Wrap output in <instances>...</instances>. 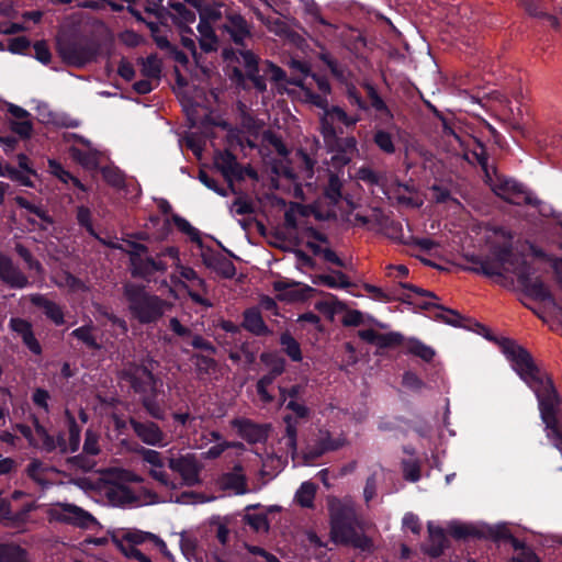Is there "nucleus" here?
I'll list each match as a JSON object with an SVG mask.
<instances>
[{
    "label": "nucleus",
    "instance_id": "11",
    "mask_svg": "<svg viewBox=\"0 0 562 562\" xmlns=\"http://www.w3.org/2000/svg\"><path fill=\"white\" fill-rule=\"evenodd\" d=\"M124 375L137 393L156 395L157 381L154 374L145 367L131 366Z\"/></svg>",
    "mask_w": 562,
    "mask_h": 562
},
{
    "label": "nucleus",
    "instance_id": "39",
    "mask_svg": "<svg viewBox=\"0 0 562 562\" xmlns=\"http://www.w3.org/2000/svg\"><path fill=\"white\" fill-rule=\"evenodd\" d=\"M367 94L370 99L371 106L381 115V117L385 116L386 120H392L393 114L383 99L378 94L376 90L373 86L367 85Z\"/></svg>",
    "mask_w": 562,
    "mask_h": 562
},
{
    "label": "nucleus",
    "instance_id": "26",
    "mask_svg": "<svg viewBox=\"0 0 562 562\" xmlns=\"http://www.w3.org/2000/svg\"><path fill=\"white\" fill-rule=\"evenodd\" d=\"M224 29L237 45H244L245 40L250 36L249 25L240 15H229Z\"/></svg>",
    "mask_w": 562,
    "mask_h": 562
},
{
    "label": "nucleus",
    "instance_id": "20",
    "mask_svg": "<svg viewBox=\"0 0 562 562\" xmlns=\"http://www.w3.org/2000/svg\"><path fill=\"white\" fill-rule=\"evenodd\" d=\"M232 426L237 429L240 437L249 442L256 443L263 441L267 438V428L254 424L249 419H234Z\"/></svg>",
    "mask_w": 562,
    "mask_h": 562
},
{
    "label": "nucleus",
    "instance_id": "8",
    "mask_svg": "<svg viewBox=\"0 0 562 562\" xmlns=\"http://www.w3.org/2000/svg\"><path fill=\"white\" fill-rule=\"evenodd\" d=\"M50 518L57 521L71 524L80 528H90L97 524L94 517L82 508L71 504H56L49 510Z\"/></svg>",
    "mask_w": 562,
    "mask_h": 562
},
{
    "label": "nucleus",
    "instance_id": "45",
    "mask_svg": "<svg viewBox=\"0 0 562 562\" xmlns=\"http://www.w3.org/2000/svg\"><path fill=\"white\" fill-rule=\"evenodd\" d=\"M344 150L341 155H335L333 156V160L335 164L338 165H346L348 164L352 155L357 151V142L353 137H347L344 140Z\"/></svg>",
    "mask_w": 562,
    "mask_h": 562
},
{
    "label": "nucleus",
    "instance_id": "36",
    "mask_svg": "<svg viewBox=\"0 0 562 562\" xmlns=\"http://www.w3.org/2000/svg\"><path fill=\"white\" fill-rule=\"evenodd\" d=\"M317 486L312 482H304L301 484L295 493V502L305 508H312L314 506V499L316 495Z\"/></svg>",
    "mask_w": 562,
    "mask_h": 562
},
{
    "label": "nucleus",
    "instance_id": "52",
    "mask_svg": "<svg viewBox=\"0 0 562 562\" xmlns=\"http://www.w3.org/2000/svg\"><path fill=\"white\" fill-rule=\"evenodd\" d=\"M403 342V336L398 333H379L375 339V346L379 348H389L401 345Z\"/></svg>",
    "mask_w": 562,
    "mask_h": 562
},
{
    "label": "nucleus",
    "instance_id": "41",
    "mask_svg": "<svg viewBox=\"0 0 562 562\" xmlns=\"http://www.w3.org/2000/svg\"><path fill=\"white\" fill-rule=\"evenodd\" d=\"M261 360L270 367V372L265 376H270L274 382L276 378L284 371V360L272 353H263Z\"/></svg>",
    "mask_w": 562,
    "mask_h": 562
},
{
    "label": "nucleus",
    "instance_id": "62",
    "mask_svg": "<svg viewBox=\"0 0 562 562\" xmlns=\"http://www.w3.org/2000/svg\"><path fill=\"white\" fill-rule=\"evenodd\" d=\"M10 328L19 334L21 338L25 337L29 333L32 331V325L22 318H11Z\"/></svg>",
    "mask_w": 562,
    "mask_h": 562
},
{
    "label": "nucleus",
    "instance_id": "61",
    "mask_svg": "<svg viewBox=\"0 0 562 562\" xmlns=\"http://www.w3.org/2000/svg\"><path fill=\"white\" fill-rule=\"evenodd\" d=\"M241 445L238 442H228V441H221L214 446H212L206 452L205 457L209 459H216L220 457L226 449L228 448H236L240 447Z\"/></svg>",
    "mask_w": 562,
    "mask_h": 562
},
{
    "label": "nucleus",
    "instance_id": "46",
    "mask_svg": "<svg viewBox=\"0 0 562 562\" xmlns=\"http://www.w3.org/2000/svg\"><path fill=\"white\" fill-rule=\"evenodd\" d=\"M341 188L342 183L340 179L336 175L331 173L325 189V196L330 201V203L336 204L340 200Z\"/></svg>",
    "mask_w": 562,
    "mask_h": 562
},
{
    "label": "nucleus",
    "instance_id": "59",
    "mask_svg": "<svg viewBox=\"0 0 562 562\" xmlns=\"http://www.w3.org/2000/svg\"><path fill=\"white\" fill-rule=\"evenodd\" d=\"M139 453L142 454V458H143L144 462L148 465V468H150V467L159 468L160 464L164 463L161 453L156 450L142 448L139 450Z\"/></svg>",
    "mask_w": 562,
    "mask_h": 562
},
{
    "label": "nucleus",
    "instance_id": "30",
    "mask_svg": "<svg viewBox=\"0 0 562 562\" xmlns=\"http://www.w3.org/2000/svg\"><path fill=\"white\" fill-rule=\"evenodd\" d=\"M183 286L187 289L189 296L194 303L205 307L212 306V303L205 297L207 294V285L203 279L198 277V280L190 282V284H184Z\"/></svg>",
    "mask_w": 562,
    "mask_h": 562
},
{
    "label": "nucleus",
    "instance_id": "54",
    "mask_svg": "<svg viewBox=\"0 0 562 562\" xmlns=\"http://www.w3.org/2000/svg\"><path fill=\"white\" fill-rule=\"evenodd\" d=\"M514 547L518 550L517 554L512 559V562H539V559L529 548H526L517 540H514Z\"/></svg>",
    "mask_w": 562,
    "mask_h": 562
},
{
    "label": "nucleus",
    "instance_id": "40",
    "mask_svg": "<svg viewBox=\"0 0 562 562\" xmlns=\"http://www.w3.org/2000/svg\"><path fill=\"white\" fill-rule=\"evenodd\" d=\"M405 348L408 353L419 357L425 361H430L435 356V351L418 339H408Z\"/></svg>",
    "mask_w": 562,
    "mask_h": 562
},
{
    "label": "nucleus",
    "instance_id": "3",
    "mask_svg": "<svg viewBox=\"0 0 562 562\" xmlns=\"http://www.w3.org/2000/svg\"><path fill=\"white\" fill-rule=\"evenodd\" d=\"M330 515V536L336 543L349 544L362 552H372L374 543L370 532L371 522L360 520L355 506L349 501L333 498L328 503Z\"/></svg>",
    "mask_w": 562,
    "mask_h": 562
},
{
    "label": "nucleus",
    "instance_id": "29",
    "mask_svg": "<svg viewBox=\"0 0 562 562\" xmlns=\"http://www.w3.org/2000/svg\"><path fill=\"white\" fill-rule=\"evenodd\" d=\"M206 266L224 278H233L236 269L232 260L221 254L211 255L204 259Z\"/></svg>",
    "mask_w": 562,
    "mask_h": 562
},
{
    "label": "nucleus",
    "instance_id": "6",
    "mask_svg": "<svg viewBox=\"0 0 562 562\" xmlns=\"http://www.w3.org/2000/svg\"><path fill=\"white\" fill-rule=\"evenodd\" d=\"M66 416L69 423V440H65L63 436L54 438L50 436L43 426L36 425L32 430L29 427H21V432L26 437L30 443L38 449L50 452L59 450L63 453L75 452L80 445V429L78 428L75 417L66 411Z\"/></svg>",
    "mask_w": 562,
    "mask_h": 562
},
{
    "label": "nucleus",
    "instance_id": "64",
    "mask_svg": "<svg viewBox=\"0 0 562 562\" xmlns=\"http://www.w3.org/2000/svg\"><path fill=\"white\" fill-rule=\"evenodd\" d=\"M109 495L111 497H117V501L121 503V504H127V503H131L133 501V496L131 494V491L127 488V487H124V486H115L113 487Z\"/></svg>",
    "mask_w": 562,
    "mask_h": 562
},
{
    "label": "nucleus",
    "instance_id": "15",
    "mask_svg": "<svg viewBox=\"0 0 562 562\" xmlns=\"http://www.w3.org/2000/svg\"><path fill=\"white\" fill-rule=\"evenodd\" d=\"M0 279L14 289H23L29 285L27 277L13 265L12 260L0 255Z\"/></svg>",
    "mask_w": 562,
    "mask_h": 562
},
{
    "label": "nucleus",
    "instance_id": "55",
    "mask_svg": "<svg viewBox=\"0 0 562 562\" xmlns=\"http://www.w3.org/2000/svg\"><path fill=\"white\" fill-rule=\"evenodd\" d=\"M448 531L457 539H464L474 535V528L472 526L461 522L449 524Z\"/></svg>",
    "mask_w": 562,
    "mask_h": 562
},
{
    "label": "nucleus",
    "instance_id": "49",
    "mask_svg": "<svg viewBox=\"0 0 562 562\" xmlns=\"http://www.w3.org/2000/svg\"><path fill=\"white\" fill-rule=\"evenodd\" d=\"M161 66L160 61L156 56H148L142 61V74L146 78L157 79L160 75Z\"/></svg>",
    "mask_w": 562,
    "mask_h": 562
},
{
    "label": "nucleus",
    "instance_id": "56",
    "mask_svg": "<svg viewBox=\"0 0 562 562\" xmlns=\"http://www.w3.org/2000/svg\"><path fill=\"white\" fill-rule=\"evenodd\" d=\"M15 249L19 256L25 261L30 270H35L36 272L42 273V265L32 257L31 252L24 246L16 245Z\"/></svg>",
    "mask_w": 562,
    "mask_h": 562
},
{
    "label": "nucleus",
    "instance_id": "4",
    "mask_svg": "<svg viewBox=\"0 0 562 562\" xmlns=\"http://www.w3.org/2000/svg\"><path fill=\"white\" fill-rule=\"evenodd\" d=\"M476 161L486 169L487 155L484 146L477 143L473 150ZM486 182L491 190L502 200L515 205H530L537 207L540 201L522 183L503 175L494 173L491 176L487 170Z\"/></svg>",
    "mask_w": 562,
    "mask_h": 562
},
{
    "label": "nucleus",
    "instance_id": "10",
    "mask_svg": "<svg viewBox=\"0 0 562 562\" xmlns=\"http://www.w3.org/2000/svg\"><path fill=\"white\" fill-rule=\"evenodd\" d=\"M61 58L72 66H83L94 57V49L87 43H61L58 46Z\"/></svg>",
    "mask_w": 562,
    "mask_h": 562
},
{
    "label": "nucleus",
    "instance_id": "51",
    "mask_svg": "<svg viewBox=\"0 0 562 562\" xmlns=\"http://www.w3.org/2000/svg\"><path fill=\"white\" fill-rule=\"evenodd\" d=\"M245 520L246 524L256 532L268 531V519L263 514H247L245 516Z\"/></svg>",
    "mask_w": 562,
    "mask_h": 562
},
{
    "label": "nucleus",
    "instance_id": "1",
    "mask_svg": "<svg viewBox=\"0 0 562 562\" xmlns=\"http://www.w3.org/2000/svg\"><path fill=\"white\" fill-rule=\"evenodd\" d=\"M494 233L495 235H501L506 240L502 246L494 247L491 256L480 260V268L477 270L493 278L495 282L503 286L513 285L516 280L529 296L548 302L558 311L559 316L562 318V307L557 305L547 286L538 278L533 277L535 270L527 265L520 254L512 250L509 245L510 236L507 232L499 228Z\"/></svg>",
    "mask_w": 562,
    "mask_h": 562
},
{
    "label": "nucleus",
    "instance_id": "37",
    "mask_svg": "<svg viewBox=\"0 0 562 562\" xmlns=\"http://www.w3.org/2000/svg\"><path fill=\"white\" fill-rule=\"evenodd\" d=\"M356 179L364 182L369 188L378 187L381 191L385 187V177L374 172L369 167H361L356 172Z\"/></svg>",
    "mask_w": 562,
    "mask_h": 562
},
{
    "label": "nucleus",
    "instance_id": "47",
    "mask_svg": "<svg viewBox=\"0 0 562 562\" xmlns=\"http://www.w3.org/2000/svg\"><path fill=\"white\" fill-rule=\"evenodd\" d=\"M340 307V302H338L336 297L333 295H328L325 299L315 303V308L329 317H333Z\"/></svg>",
    "mask_w": 562,
    "mask_h": 562
},
{
    "label": "nucleus",
    "instance_id": "19",
    "mask_svg": "<svg viewBox=\"0 0 562 562\" xmlns=\"http://www.w3.org/2000/svg\"><path fill=\"white\" fill-rule=\"evenodd\" d=\"M8 112L12 116L11 130L22 138H29L33 132L30 113L21 106L9 104Z\"/></svg>",
    "mask_w": 562,
    "mask_h": 562
},
{
    "label": "nucleus",
    "instance_id": "22",
    "mask_svg": "<svg viewBox=\"0 0 562 562\" xmlns=\"http://www.w3.org/2000/svg\"><path fill=\"white\" fill-rule=\"evenodd\" d=\"M484 106H488L493 111L497 112L504 120L510 121L514 117V110L510 105V101L501 91H492L484 97Z\"/></svg>",
    "mask_w": 562,
    "mask_h": 562
},
{
    "label": "nucleus",
    "instance_id": "38",
    "mask_svg": "<svg viewBox=\"0 0 562 562\" xmlns=\"http://www.w3.org/2000/svg\"><path fill=\"white\" fill-rule=\"evenodd\" d=\"M55 283L59 288L68 289L70 292H86L88 290L85 282L68 272L56 276Z\"/></svg>",
    "mask_w": 562,
    "mask_h": 562
},
{
    "label": "nucleus",
    "instance_id": "24",
    "mask_svg": "<svg viewBox=\"0 0 562 562\" xmlns=\"http://www.w3.org/2000/svg\"><path fill=\"white\" fill-rule=\"evenodd\" d=\"M221 486L224 490L234 492L237 495H243L248 492L246 476L243 473L240 465H235L232 472L225 473L221 477Z\"/></svg>",
    "mask_w": 562,
    "mask_h": 562
},
{
    "label": "nucleus",
    "instance_id": "34",
    "mask_svg": "<svg viewBox=\"0 0 562 562\" xmlns=\"http://www.w3.org/2000/svg\"><path fill=\"white\" fill-rule=\"evenodd\" d=\"M54 470L52 468L45 467L41 461L33 460L27 465V474L38 484L46 485L50 483L52 474Z\"/></svg>",
    "mask_w": 562,
    "mask_h": 562
},
{
    "label": "nucleus",
    "instance_id": "5",
    "mask_svg": "<svg viewBox=\"0 0 562 562\" xmlns=\"http://www.w3.org/2000/svg\"><path fill=\"white\" fill-rule=\"evenodd\" d=\"M124 295L128 302V308L134 318L142 324L157 322L171 304L157 295H151L143 286L127 283L124 286Z\"/></svg>",
    "mask_w": 562,
    "mask_h": 562
},
{
    "label": "nucleus",
    "instance_id": "12",
    "mask_svg": "<svg viewBox=\"0 0 562 562\" xmlns=\"http://www.w3.org/2000/svg\"><path fill=\"white\" fill-rule=\"evenodd\" d=\"M131 425L133 427L136 436L148 446H157L164 447L166 446V435L160 429V427L153 422H138L136 419H131Z\"/></svg>",
    "mask_w": 562,
    "mask_h": 562
},
{
    "label": "nucleus",
    "instance_id": "42",
    "mask_svg": "<svg viewBox=\"0 0 562 562\" xmlns=\"http://www.w3.org/2000/svg\"><path fill=\"white\" fill-rule=\"evenodd\" d=\"M71 335L77 339L81 340L85 345L92 349H99L100 345L97 342V339L93 335V327L91 325L81 326L76 328Z\"/></svg>",
    "mask_w": 562,
    "mask_h": 562
},
{
    "label": "nucleus",
    "instance_id": "18",
    "mask_svg": "<svg viewBox=\"0 0 562 562\" xmlns=\"http://www.w3.org/2000/svg\"><path fill=\"white\" fill-rule=\"evenodd\" d=\"M359 121V116H350L342 109L333 106L324 112L322 120L323 134L325 137L333 136L335 130L333 124L335 122L342 123L346 126H353Z\"/></svg>",
    "mask_w": 562,
    "mask_h": 562
},
{
    "label": "nucleus",
    "instance_id": "23",
    "mask_svg": "<svg viewBox=\"0 0 562 562\" xmlns=\"http://www.w3.org/2000/svg\"><path fill=\"white\" fill-rule=\"evenodd\" d=\"M199 44L203 52L211 53L218 49V37L212 24L206 20L204 13L201 14V21L198 24Z\"/></svg>",
    "mask_w": 562,
    "mask_h": 562
},
{
    "label": "nucleus",
    "instance_id": "25",
    "mask_svg": "<svg viewBox=\"0 0 562 562\" xmlns=\"http://www.w3.org/2000/svg\"><path fill=\"white\" fill-rule=\"evenodd\" d=\"M32 505L24 506L21 510L13 512L10 504L1 499L0 501V522L9 527H19L23 524L29 513L32 510Z\"/></svg>",
    "mask_w": 562,
    "mask_h": 562
},
{
    "label": "nucleus",
    "instance_id": "58",
    "mask_svg": "<svg viewBox=\"0 0 562 562\" xmlns=\"http://www.w3.org/2000/svg\"><path fill=\"white\" fill-rule=\"evenodd\" d=\"M155 395H145L143 397V405L146 408V411L149 413V415L157 419H162L165 412L164 409L155 402L154 400Z\"/></svg>",
    "mask_w": 562,
    "mask_h": 562
},
{
    "label": "nucleus",
    "instance_id": "50",
    "mask_svg": "<svg viewBox=\"0 0 562 562\" xmlns=\"http://www.w3.org/2000/svg\"><path fill=\"white\" fill-rule=\"evenodd\" d=\"M521 7L530 16L540 18L546 15V8L541 0H518Z\"/></svg>",
    "mask_w": 562,
    "mask_h": 562
},
{
    "label": "nucleus",
    "instance_id": "35",
    "mask_svg": "<svg viewBox=\"0 0 562 562\" xmlns=\"http://www.w3.org/2000/svg\"><path fill=\"white\" fill-rule=\"evenodd\" d=\"M273 290L280 293V296L285 297L288 293H284L289 290V295L291 299H303L307 296V293L314 292V289L311 286H304L300 291L293 290L292 288L297 286L296 283H291L286 280H278L273 282Z\"/></svg>",
    "mask_w": 562,
    "mask_h": 562
},
{
    "label": "nucleus",
    "instance_id": "27",
    "mask_svg": "<svg viewBox=\"0 0 562 562\" xmlns=\"http://www.w3.org/2000/svg\"><path fill=\"white\" fill-rule=\"evenodd\" d=\"M30 301L43 308L45 315L52 319L56 325H61L64 323V313L59 305L55 302L48 300L46 296L42 294H32L30 296Z\"/></svg>",
    "mask_w": 562,
    "mask_h": 562
},
{
    "label": "nucleus",
    "instance_id": "32",
    "mask_svg": "<svg viewBox=\"0 0 562 562\" xmlns=\"http://www.w3.org/2000/svg\"><path fill=\"white\" fill-rule=\"evenodd\" d=\"M0 562H27V553L15 543H0Z\"/></svg>",
    "mask_w": 562,
    "mask_h": 562
},
{
    "label": "nucleus",
    "instance_id": "31",
    "mask_svg": "<svg viewBox=\"0 0 562 562\" xmlns=\"http://www.w3.org/2000/svg\"><path fill=\"white\" fill-rule=\"evenodd\" d=\"M244 327L256 335H263L268 331L261 314L256 308L247 310L244 314Z\"/></svg>",
    "mask_w": 562,
    "mask_h": 562
},
{
    "label": "nucleus",
    "instance_id": "17",
    "mask_svg": "<svg viewBox=\"0 0 562 562\" xmlns=\"http://www.w3.org/2000/svg\"><path fill=\"white\" fill-rule=\"evenodd\" d=\"M382 193L390 200L397 202L398 204L408 205L413 207H418L422 202L417 196L414 195L412 190L401 183H387L385 182V187L382 190Z\"/></svg>",
    "mask_w": 562,
    "mask_h": 562
},
{
    "label": "nucleus",
    "instance_id": "14",
    "mask_svg": "<svg viewBox=\"0 0 562 562\" xmlns=\"http://www.w3.org/2000/svg\"><path fill=\"white\" fill-rule=\"evenodd\" d=\"M100 452L99 446V435L92 429H88L86 431L85 442H83V453L85 456H77L71 459V462L80 468L83 471L91 470L95 462L91 460L89 457H94Z\"/></svg>",
    "mask_w": 562,
    "mask_h": 562
},
{
    "label": "nucleus",
    "instance_id": "48",
    "mask_svg": "<svg viewBox=\"0 0 562 562\" xmlns=\"http://www.w3.org/2000/svg\"><path fill=\"white\" fill-rule=\"evenodd\" d=\"M373 140L382 151L386 154H393L395 151L393 137L390 133L379 130L375 132Z\"/></svg>",
    "mask_w": 562,
    "mask_h": 562
},
{
    "label": "nucleus",
    "instance_id": "9",
    "mask_svg": "<svg viewBox=\"0 0 562 562\" xmlns=\"http://www.w3.org/2000/svg\"><path fill=\"white\" fill-rule=\"evenodd\" d=\"M168 465L181 476L183 485L193 486L200 482L201 465L194 456L187 454L171 458Z\"/></svg>",
    "mask_w": 562,
    "mask_h": 562
},
{
    "label": "nucleus",
    "instance_id": "33",
    "mask_svg": "<svg viewBox=\"0 0 562 562\" xmlns=\"http://www.w3.org/2000/svg\"><path fill=\"white\" fill-rule=\"evenodd\" d=\"M315 284H324L331 289H345L350 285L347 276L340 271H335L329 274H321L313 279Z\"/></svg>",
    "mask_w": 562,
    "mask_h": 562
},
{
    "label": "nucleus",
    "instance_id": "44",
    "mask_svg": "<svg viewBox=\"0 0 562 562\" xmlns=\"http://www.w3.org/2000/svg\"><path fill=\"white\" fill-rule=\"evenodd\" d=\"M281 345L293 361H300L302 359L300 345L291 335L283 334L281 336Z\"/></svg>",
    "mask_w": 562,
    "mask_h": 562
},
{
    "label": "nucleus",
    "instance_id": "2",
    "mask_svg": "<svg viewBox=\"0 0 562 562\" xmlns=\"http://www.w3.org/2000/svg\"><path fill=\"white\" fill-rule=\"evenodd\" d=\"M501 348L513 369L536 393L542 420L549 428L548 437L562 453V434L555 418L559 397L552 381L535 364L530 353L513 340L504 339Z\"/></svg>",
    "mask_w": 562,
    "mask_h": 562
},
{
    "label": "nucleus",
    "instance_id": "7",
    "mask_svg": "<svg viewBox=\"0 0 562 562\" xmlns=\"http://www.w3.org/2000/svg\"><path fill=\"white\" fill-rule=\"evenodd\" d=\"M171 20L179 26L182 45L191 53L196 65L200 64V55L196 52L195 41L192 37L193 32L188 24L195 22V11L189 9L181 2H169Z\"/></svg>",
    "mask_w": 562,
    "mask_h": 562
},
{
    "label": "nucleus",
    "instance_id": "57",
    "mask_svg": "<svg viewBox=\"0 0 562 562\" xmlns=\"http://www.w3.org/2000/svg\"><path fill=\"white\" fill-rule=\"evenodd\" d=\"M104 180L113 187H122L124 184V177L122 172L115 168L105 167L102 169Z\"/></svg>",
    "mask_w": 562,
    "mask_h": 562
},
{
    "label": "nucleus",
    "instance_id": "60",
    "mask_svg": "<svg viewBox=\"0 0 562 562\" xmlns=\"http://www.w3.org/2000/svg\"><path fill=\"white\" fill-rule=\"evenodd\" d=\"M240 63L244 64L248 75L258 72V58L252 52L241 50L240 52Z\"/></svg>",
    "mask_w": 562,
    "mask_h": 562
},
{
    "label": "nucleus",
    "instance_id": "43",
    "mask_svg": "<svg viewBox=\"0 0 562 562\" xmlns=\"http://www.w3.org/2000/svg\"><path fill=\"white\" fill-rule=\"evenodd\" d=\"M148 472L150 476L157 481L162 486L175 490L178 487V483L170 480L168 473L165 470V463H161L160 467H150L148 468Z\"/></svg>",
    "mask_w": 562,
    "mask_h": 562
},
{
    "label": "nucleus",
    "instance_id": "63",
    "mask_svg": "<svg viewBox=\"0 0 562 562\" xmlns=\"http://www.w3.org/2000/svg\"><path fill=\"white\" fill-rule=\"evenodd\" d=\"M77 221L81 226L86 227L89 233L93 234L91 212L88 207L79 206L77 209Z\"/></svg>",
    "mask_w": 562,
    "mask_h": 562
},
{
    "label": "nucleus",
    "instance_id": "16",
    "mask_svg": "<svg viewBox=\"0 0 562 562\" xmlns=\"http://www.w3.org/2000/svg\"><path fill=\"white\" fill-rule=\"evenodd\" d=\"M147 248L140 244H133L132 249L128 250L131 255L132 272L134 276L148 277L151 276L154 270V258H144Z\"/></svg>",
    "mask_w": 562,
    "mask_h": 562
},
{
    "label": "nucleus",
    "instance_id": "21",
    "mask_svg": "<svg viewBox=\"0 0 562 562\" xmlns=\"http://www.w3.org/2000/svg\"><path fill=\"white\" fill-rule=\"evenodd\" d=\"M216 168L222 172L224 178L228 181L239 179L241 177L240 166L236 157L229 151H220L214 158Z\"/></svg>",
    "mask_w": 562,
    "mask_h": 562
},
{
    "label": "nucleus",
    "instance_id": "53",
    "mask_svg": "<svg viewBox=\"0 0 562 562\" xmlns=\"http://www.w3.org/2000/svg\"><path fill=\"white\" fill-rule=\"evenodd\" d=\"M272 384H273V381H271L270 376H262L257 382V393H258L260 400L266 404H269V403L273 402V400H274V395L269 391V387Z\"/></svg>",
    "mask_w": 562,
    "mask_h": 562
},
{
    "label": "nucleus",
    "instance_id": "13",
    "mask_svg": "<svg viewBox=\"0 0 562 562\" xmlns=\"http://www.w3.org/2000/svg\"><path fill=\"white\" fill-rule=\"evenodd\" d=\"M75 138L78 145H72L69 148L71 158L86 168L97 167L99 164V151L83 137L75 136Z\"/></svg>",
    "mask_w": 562,
    "mask_h": 562
},
{
    "label": "nucleus",
    "instance_id": "28",
    "mask_svg": "<svg viewBox=\"0 0 562 562\" xmlns=\"http://www.w3.org/2000/svg\"><path fill=\"white\" fill-rule=\"evenodd\" d=\"M428 531L429 543L427 544L425 551L431 557H439L446 548L447 538L445 531L442 528L434 526L432 524L428 525Z\"/></svg>",
    "mask_w": 562,
    "mask_h": 562
}]
</instances>
